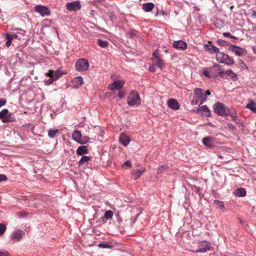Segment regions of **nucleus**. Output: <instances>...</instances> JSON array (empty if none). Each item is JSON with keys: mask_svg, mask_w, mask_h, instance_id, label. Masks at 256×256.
Masks as SVG:
<instances>
[{"mask_svg": "<svg viewBox=\"0 0 256 256\" xmlns=\"http://www.w3.org/2000/svg\"><path fill=\"white\" fill-rule=\"evenodd\" d=\"M223 36L226 37L230 38L232 37V36L229 32H226L223 33Z\"/></svg>", "mask_w": 256, "mask_h": 256, "instance_id": "4d7b16f0", "label": "nucleus"}, {"mask_svg": "<svg viewBox=\"0 0 256 256\" xmlns=\"http://www.w3.org/2000/svg\"><path fill=\"white\" fill-rule=\"evenodd\" d=\"M54 80H55L53 78H50L45 80V84L48 86L52 84Z\"/></svg>", "mask_w": 256, "mask_h": 256, "instance_id": "37998d69", "label": "nucleus"}, {"mask_svg": "<svg viewBox=\"0 0 256 256\" xmlns=\"http://www.w3.org/2000/svg\"><path fill=\"white\" fill-rule=\"evenodd\" d=\"M7 180V177L5 174H0V182Z\"/></svg>", "mask_w": 256, "mask_h": 256, "instance_id": "de8ad7c7", "label": "nucleus"}, {"mask_svg": "<svg viewBox=\"0 0 256 256\" xmlns=\"http://www.w3.org/2000/svg\"><path fill=\"white\" fill-rule=\"evenodd\" d=\"M8 253L7 251H0V256H8Z\"/></svg>", "mask_w": 256, "mask_h": 256, "instance_id": "864d4df0", "label": "nucleus"}, {"mask_svg": "<svg viewBox=\"0 0 256 256\" xmlns=\"http://www.w3.org/2000/svg\"><path fill=\"white\" fill-rule=\"evenodd\" d=\"M92 158L86 156H82L78 162V166H81L83 165H87L88 162Z\"/></svg>", "mask_w": 256, "mask_h": 256, "instance_id": "412c9836", "label": "nucleus"}, {"mask_svg": "<svg viewBox=\"0 0 256 256\" xmlns=\"http://www.w3.org/2000/svg\"><path fill=\"white\" fill-rule=\"evenodd\" d=\"M202 142L208 148H213L217 144V140L214 137L208 136L203 138Z\"/></svg>", "mask_w": 256, "mask_h": 256, "instance_id": "6e6552de", "label": "nucleus"}, {"mask_svg": "<svg viewBox=\"0 0 256 256\" xmlns=\"http://www.w3.org/2000/svg\"><path fill=\"white\" fill-rule=\"evenodd\" d=\"M226 74L230 76L234 80H237L238 76L232 70H228L226 72Z\"/></svg>", "mask_w": 256, "mask_h": 256, "instance_id": "7c9ffc66", "label": "nucleus"}, {"mask_svg": "<svg viewBox=\"0 0 256 256\" xmlns=\"http://www.w3.org/2000/svg\"><path fill=\"white\" fill-rule=\"evenodd\" d=\"M216 42L218 45L222 46H228L229 45V42L222 40H218Z\"/></svg>", "mask_w": 256, "mask_h": 256, "instance_id": "4c0bfd02", "label": "nucleus"}, {"mask_svg": "<svg viewBox=\"0 0 256 256\" xmlns=\"http://www.w3.org/2000/svg\"><path fill=\"white\" fill-rule=\"evenodd\" d=\"M194 98H195L194 97L193 100L191 102L192 104L194 105V104H198L200 102L198 101V100L197 99H196V100H195Z\"/></svg>", "mask_w": 256, "mask_h": 256, "instance_id": "6e6d98bb", "label": "nucleus"}, {"mask_svg": "<svg viewBox=\"0 0 256 256\" xmlns=\"http://www.w3.org/2000/svg\"><path fill=\"white\" fill-rule=\"evenodd\" d=\"M246 108H249L252 112L256 114V106L254 101H252L250 103L246 105Z\"/></svg>", "mask_w": 256, "mask_h": 256, "instance_id": "473e14b6", "label": "nucleus"}, {"mask_svg": "<svg viewBox=\"0 0 256 256\" xmlns=\"http://www.w3.org/2000/svg\"><path fill=\"white\" fill-rule=\"evenodd\" d=\"M127 104L130 106H139L141 103L140 96L137 91L132 90L126 98Z\"/></svg>", "mask_w": 256, "mask_h": 256, "instance_id": "f257e3e1", "label": "nucleus"}, {"mask_svg": "<svg viewBox=\"0 0 256 256\" xmlns=\"http://www.w3.org/2000/svg\"><path fill=\"white\" fill-rule=\"evenodd\" d=\"M219 22L222 23V22L220 20H218V22L216 23L218 25H219Z\"/></svg>", "mask_w": 256, "mask_h": 256, "instance_id": "338daca9", "label": "nucleus"}, {"mask_svg": "<svg viewBox=\"0 0 256 256\" xmlns=\"http://www.w3.org/2000/svg\"><path fill=\"white\" fill-rule=\"evenodd\" d=\"M76 70L78 72H85L88 69L89 63L86 58L78 59L75 64Z\"/></svg>", "mask_w": 256, "mask_h": 256, "instance_id": "423d86ee", "label": "nucleus"}, {"mask_svg": "<svg viewBox=\"0 0 256 256\" xmlns=\"http://www.w3.org/2000/svg\"><path fill=\"white\" fill-rule=\"evenodd\" d=\"M58 129H49L48 130V136L49 138H54L56 134L58 132Z\"/></svg>", "mask_w": 256, "mask_h": 256, "instance_id": "c756f323", "label": "nucleus"}, {"mask_svg": "<svg viewBox=\"0 0 256 256\" xmlns=\"http://www.w3.org/2000/svg\"><path fill=\"white\" fill-rule=\"evenodd\" d=\"M6 103V100L5 98H0V108L4 106Z\"/></svg>", "mask_w": 256, "mask_h": 256, "instance_id": "8fccbe9b", "label": "nucleus"}, {"mask_svg": "<svg viewBox=\"0 0 256 256\" xmlns=\"http://www.w3.org/2000/svg\"><path fill=\"white\" fill-rule=\"evenodd\" d=\"M172 46L174 48L182 50H185L188 48L186 42L182 40L174 41L172 43Z\"/></svg>", "mask_w": 256, "mask_h": 256, "instance_id": "ddd939ff", "label": "nucleus"}, {"mask_svg": "<svg viewBox=\"0 0 256 256\" xmlns=\"http://www.w3.org/2000/svg\"><path fill=\"white\" fill-rule=\"evenodd\" d=\"M168 106L169 108L174 110H178L180 108L178 101L174 98H170L168 100Z\"/></svg>", "mask_w": 256, "mask_h": 256, "instance_id": "dca6fc26", "label": "nucleus"}, {"mask_svg": "<svg viewBox=\"0 0 256 256\" xmlns=\"http://www.w3.org/2000/svg\"><path fill=\"white\" fill-rule=\"evenodd\" d=\"M213 110L214 112L218 116H227V113L228 112L230 108L224 104L217 102L214 104Z\"/></svg>", "mask_w": 256, "mask_h": 256, "instance_id": "7ed1b4c3", "label": "nucleus"}, {"mask_svg": "<svg viewBox=\"0 0 256 256\" xmlns=\"http://www.w3.org/2000/svg\"><path fill=\"white\" fill-rule=\"evenodd\" d=\"M215 26L216 27H219L218 25H217V24H215Z\"/></svg>", "mask_w": 256, "mask_h": 256, "instance_id": "774afa93", "label": "nucleus"}, {"mask_svg": "<svg viewBox=\"0 0 256 256\" xmlns=\"http://www.w3.org/2000/svg\"><path fill=\"white\" fill-rule=\"evenodd\" d=\"M224 73V72H222V71H220L219 73H218V76H222V74Z\"/></svg>", "mask_w": 256, "mask_h": 256, "instance_id": "680f3d73", "label": "nucleus"}, {"mask_svg": "<svg viewBox=\"0 0 256 256\" xmlns=\"http://www.w3.org/2000/svg\"><path fill=\"white\" fill-rule=\"evenodd\" d=\"M144 170H136L132 173V178L134 180H136L142 174Z\"/></svg>", "mask_w": 256, "mask_h": 256, "instance_id": "cd10ccee", "label": "nucleus"}, {"mask_svg": "<svg viewBox=\"0 0 256 256\" xmlns=\"http://www.w3.org/2000/svg\"><path fill=\"white\" fill-rule=\"evenodd\" d=\"M166 14V12H164L162 10H158L156 12L155 16H165Z\"/></svg>", "mask_w": 256, "mask_h": 256, "instance_id": "79ce46f5", "label": "nucleus"}, {"mask_svg": "<svg viewBox=\"0 0 256 256\" xmlns=\"http://www.w3.org/2000/svg\"><path fill=\"white\" fill-rule=\"evenodd\" d=\"M34 10L36 12L39 13L42 16H48L50 14L49 8L44 6H36Z\"/></svg>", "mask_w": 256, "mask_h": 256, "instance_id": "9d476101", "label": "nucleus"}, {"mask_svg": "<svg viewBox=\"0 0 256 256\" xmlns=\"http://www.w3.org/2000/svg\"><path fill=\"white\" fill-rule=\"evenodd\" d=\"M119 140L120 142L124 146H127L130 141L127 136L123 134L120 135L119 138Z\"/></svg>", "mask_w": 256, "mask_h": 256, "instance_id": "b1692460", "label": "nucleus"}, {"mask_svg": "<svg viewBox=\"0 0 256 256\" xmlns=\"http://www.w3.org/2000/svg\"><path fill=\"white\" fill-rule=\"evenodd\" d=\"M196 112L206 117H210L211 116L210 110L206 105L200 106L197 108Z\"/></svg>", "mask_w": 256, "mask_h": 256, "instance_id": "f8f14e48", "label": "nucleus"}, {"mask_svg": "<svg viewBox=\"0 0 256 256\" xmlns=\"http://www.w3.org/2000/svg\"><path fill=\"white\" fill-rule=\"evenodd\" d=\"M204 47L206 50L210 53H216L217 54L220 52L218 48L212 44H205Z\"/></svg>", "mask_w": 256, "mask_h": 256, "instance_id": "6ab92c4d", "label": "nucleus"}, {"mask_svg": "<svg viewBox=\"0 0 256 256\" xmlns=\"http://www.w3.org/2000/svg\"><path fill=\"white\" fill-rule=\"evenodd\" d=\"M230 38H234V39H236V38H236V36H232V37H230Z\"/></svg>", "mask_w": 256, "mask_h": 256, "instance_id": "0e129e2a", "label": "nucleus"}, {"mask_svg": "<svg viewBox=\"0 0 256 256\" xmlns=\"http://www.w3.org/2000/svg\"><path fill=\"white\" fill-rule=\"evenodd\" d=\"M0 120L3 123H6L16 121V118L7 108H4L0 112Z\"/></svg>", "mask_w": 256, "mask_h": 256, "instance_id": "39448f33", "label": "nucleus"}, {"mask_svg": "<svg viewBox=\"0 0 256 256\" xmlns=\"http://www.w3.org/2000/svg\"><path fill=\"white\" fill-rule=\"evenodd\" d=\"M154 7V4L152 2L144 3L142 6V10L146 12H151Z\"/></svg>", "mask_w": 256, "mask_h": 256, "instance_id": "a211bd4d", "label": "nucleus"}, {"mask_svg": "<svg viewBox=\"0 0 256 256\" xmlns=\"http://www.w3.org/2000/svg\"><path fill=\"white\" fill-rule=\"evenodd\" d=\"M113 215V212L112 210H106L105 212L104 216L100 218V220H102V221H103L104 218L106 220L111 219L112 218Z\"/></svg>", "mask_w": 256, "mask_h": 256, "instance_id": "bb28decb", "label": "nucleus"}, {"mask_svg": "<svg viewBox=\"0 0 256 256\" xmlns=\"http://www.w3.org/2000/svg\"><path fill=\"white\" fill-rule=\"evenodd\" d=\"M62 73L61 72L60 70H57L56 71L53 70V78L55 80L58 79L62 75Z\"/></svg>", "mask_w": 256, "mask_h": 256, "instance_id": "72a5a7b5", "label": "nucleus"}, {"mask_svg": "<svg viewBox=\"0 0 256 256\" xmlns=\"http://www.w3.org/2000/svg\"><path fill=\"white\" fill-rule=\"evenodd\" d=\"M6 230V226L3 224H0V235L2 234Z\"/></svg>", "mask_w": 256, "mask_h": 256, "instance_id": "a19ab883", "label": "nucleus"}, {"mask_svg": "<svg viewBox=\"0 0 256 256\" xmlns=\"http://www.w3.org/2000/svg\"><path fill=\"white\" fill-rule=\"evenodd\" d=\"M194 98L200 102V104H202L204 102L208 96L210 94V92L208 90H204L200 88H196L194 90Z\"/></svg>", "mask_w": 256, "mask_h": 256, "instance_id": "f03ea898", "label": "nucleus"}, {"mask_svg": "<svg viewBox=\"0 0 256 256\" xmlns=\"http://www.w3.org/2000/svg\"><path fill=\"white\" fill-rule=\"evenodd\" d=\"M230 116L231 117L232 120L236 122L238 120V116H237L236 112L234 109L229 110L228 112L227 113V116Z\"/></svg>", "mask_w": 256, "mask_h": 256, "instance_id": "4be33fe9", "label": "nucleus"}, {"mask_svg": "<svg viewBox=\"0 0 256 256\" xmlns=\"http://www.w3.org/2000/svg\"><path fill=\"white\" fill-rule=\"evenodd\" d=\"M216 59L218 62L228 66L234 64V60L232 58L222 52H219L216 54Z\"/></svg>", "mask_w": 256, "mask_h": 256, "instance_id": "20e7f679", "label": "nucleus"}, {"mask_svg": "<svg viewBox=\"0 0 256 256\" xmlns=\"http://www.w3.org/2000/svg\"><path fill=\"white\" fill-rule=\"evenodd\" d=\"M240 222L241 224H242L244 222V221L241 219H240Z\"/></svg>", "mask_w": 256, "mask_h": 256, "instance_id": "69168bd1", "label": "nucleus"}, {"mask_svg": "<svg viewBox=\"0 0 256 256\" xmlns=\"http://www.w3.org/2000/svg\"><path fill=\"white\" fill-rule=\"evenodd\" d=\"M24 234V232L18 229L15 230L11 236V239L14 242H18L22 238V236Z\"/></svg>", "mask_w": 256, "mask_h": 256, "instance_id": "4468645a", "label": "nucleus"}, {"mask_svg": "<svg viewBox=\"0 0 256 256\" xmlns=\"http://www.w3.org/2000/svg\"><path fill=\"white\" fill-rule=\"evenodd\" d=\"M81 132L78 130H75L72 134V139L78 143H79L80 140L81 138Z\"/></svg>", "mask_w": 256, "mask_h": 256, "instance_id": "5701e85b", "label": "nucleus"}, {"mask_svg": "<svg viewBox=\"0 0 256 256\" xmlns=\"http://www.w3.org/2000/svg\"><path fill=\"white\" fill-rule=\"evenodd\" d=\"M72 82L73 88H78L84 83L83 78L81 76H78L73 80Z\"/></svg>", "mask_w": 256, "mask_h": 256, "instance_id": "f3484780", "label": "nucleus"}, {"mask_svg": "<svg viewBox=\"0 0 256 256\" xmlns=\"http://www.w3.org/2000/svg\"><path fill=\"white\" fill-rule=\"evenodd\" d=\"M131 166H132V164L130 162L128 161V160L126 161L122 164V167L124 168H130Z\"/></svg>", "mask_w": 256, "mask_h": 256, "instance_id": "c03bdc74", "label": "nucleus"}, {"mask_svg": "<svg viewBox=\"0 0 256 256\" xmlns=\"http://www.w3.org/2000/svg\"><path fill=\"white\" fill-rule=\"evenodd\" d=\"M198 249L196 250H192L195 253L206 252L210 250L212 247L211 243L206 240L199 242L198 245Z\"/></svg>", "mask_w": 256, "mask_h": 256, "instance_id": "0eeeda50", "label": "nucleus"}, {"mask_svg": "<svg viewBox=\"0 0 256 256\" xmlns=\"http://www.w3.org/2000/svg\"><path fill=\"white\" fill-rule=\"evenodd\" d=\"M153 63L157 66L158 68H159L160 70H162L165 67L164 60L160 58H158L156 60H152Z\"/></svg>", "mask_w": 256, "mask_h": 256, "instance_id": "393cba45", "label": "nucleus"}, {"mask_svg": "<svg viewBox=\"0 0 256 256\" xmlns=\"http://www.w3.org/2000/svg\"><path fill=\"white\" fill-rule=\"evenodd\" d=\"M228 127L229 129H230L232 130H234L236 129V128L235 127V126L231 124H228Z\"/></svg>", "mask_w": 256, "mask_h": 256, "instance_id": "3c124183", "label": "nucleus"}, {"mask_svg": "<svg viewBox=\"0 0 256 256\" xmlns=\"http://www.w3.org/2000/svg\"><path fill=\"white\" fill-rule=\"evenodd\" d=\"M156 66L153 63L149 67V68H148L150 72H156Z\"/></svg>", "mask_w": 256, "mask_h": 256, "instance_id": "49530a36", "label": "nucleus"}, {"mask_svg": "<svg viewBox=\"0 0 256 256\" xmlns=\"http://www.w3.org/2000/svg\"><path fill=\"white\" fill-rule=\"evenodd\" d=\"M88 140H89V138L88 136H85L82 137V136L80 140L79 144H86L88 142Z\"/></svg>", "mask_w": 256, "mask_h": 256, "instance_id": "e433bc0d", "label": "nucleus"}, {"mask_svg": "<svg viewBox=\"0 0 256 256\" xmlns=\"http://www.w3.org/2000/svg\"><path fill=\"white\" fill-rule=\"evenodd\" d=\"M98 246L103 248H112V245L106 243H100L98 244Z\"/></svg>", "mask_w": 256, "mask_h": 256, "instance_id": "c9c22d12", "label": "nucleus"}, {"mask_svg": "<svg viewBox=\"0 0 256 256\" xmlns=\"http://www.w3.org/2000/svg\"><path fill=\"white\" fill-rule=\"evenodd\" d=\"M125 82L122 80H115L110 84L108 88L112 90H119L124 86Z\"/></svg>", "mask_w": 256, "mask_h": 256, "instance_id": "9b49d317", "label": "nucleus"}, {"mask_svg": "<svg viewBox=\"0 0 256 256\" xmlns=\"http://www.w3.org/2000/svg\"><path fill=\"white\" fill-rule=\"evenodd\" d=\"M168 166L166 165H162L160 166L158 170V174H160L162 173L164 170L167 169Z\"/></svg>", "mask_w": 256, "mask_h": 256, "instance_id": "ea45409f", "label": "nucleus"}, {"mask_svg": "<svg viewBox=\"0 0 256 256\" xmlns=\"http://www.w3.org/2000/svg\"><path fill=\"white\" fill-rule=\"evenodd\" d=\"M88 153V147L84 146H80L76 150V154L78 156H82Z\"/></svg>", "mask_w": 256, "mask_h": 256, "instance_id": "aec40b11", "label": "nucleus"}, {"mask_svg": "<svg viewBox=\"0 0 256 256\" xmlns=\"http://www.w3.org/2000/svg\"><path fill=\"white\" fill-rule=\"evenodd\" d=\"M238 60H239L240 64H244V62H243V60H242L239 59Z\"/></svg>", "mask_w": 256, "mask_h": 256, "instance_id": "e2e57ef3", "label": "nucleus"}, {"mask_svg": "<svg viewBox=\"0 0 256 256\" xmlns=\"http://www.w3.org/2000/svg\"><path fill=\"white\" fill-rule=\"evenodd\" d=\"M124 96V92L123 90H118V96L120 98H122Z\"/></svg>", "mask_w": 256, "mask_h": 256, "instance_id": "09e8293b", "label": "nucleus"}, {"mask_svg": "<svg viewBox=\"0 0 256 256\" xmlns=\"http://www.w3.org/2000/svg\"><path fill=\"white\" fill-rule=\"evenodd\" d=\"M10 36H11L12 40H13L14 38H17L18 36L16 34H10Z\"/></svg>", "mask_w": 256, "mask_h": 256, "instance_id": "13d9d810", "label": "nucleus"}, {"mask_svg": "<svg viewBox=\"0 0 256 256\" xmlns=\"http://www.w3.org/2000/svg\"><path fill=\"white\" fill-rule=\"evenodd\" d=\"M160 58V54L158 52L157 50H156V51L153 52V53H152V60H156L158 58Z\"/></svg>", "mask_w": 256, "mask_h": 256, "instance_id": "58836bf2", "label": "nucleus"}, {"mask_svg": "<svg viewBox=\"0 0 256 256\" xmlns=\"http://www.w3.org/2000/svg\"><path fill=\"white\" fill-rule=\"evenodd\" d=\"M97 44L101 48H106L108 46L109 42L107 40H102L101 39L98 40Z\"/></svg>", "mask_w": 256, "mask_h": 256, "instance_id": "c85d7f7f", "label": "nucleus"}, {"mask_svg": "<svg viewBox=\"0 0 256 256\" xmlns=\"http://www.w3.org/2000/svg\"><path fill=\"white\" fill-rule=\"evenodd\" d=\"M214 68H215L218 70H220V71L221 70L220 66L218 64H214Z\"/></svg>", "mask_w": 256, "mask_h": 256, "instance_id": "5fc2aeb1", "label": "nucleus"}, {"mask_svg": "<svg viewBox=\"0 0 256 256\" xmlns=\"http://www.w3.org/2000/svg\"><path fill=\"white\" fill-rule=\"evenodd\" d=\"M5 36H6V38L7 40V41L6 43V46L8 48H9L12 43V38H11V36H10V34H9L8 33H6Z\"/></svg>", "mask_w": 256, "mask_h": 256, "instance_id": "f704fd0d", "label": "nucleus"}, {"mask_svg": "<svg viewBox=\"0 0 256 256\" xmlns=\"http://www.w3.org/2000/svg\"><path fill=\"white\" fill-rule=\"evenodd\" d=\"M229 50L232 52H234L237 56H242L244 52V50L240 46L230 44Z\"/></svg>", "mask_w": 256, "mask_h": 256, "instance_id": "2eb2a0df", "label": "nucleus"}, {"mask_svg": "<svg viewBox=\"0 0 256 256\" xmlns=\"http://www.w3.org/2000/svg\"><path fill=\"white\" fill-rule=\"evenodd\" d=\"M204 74L207 78H211L213 76L208 70H204Z\"/></svg>", "mask_w": 256, "mask_h": 256, "instance_id": "a18cd8bd", "label": "nucleus"}, {"mask_svg": "<svg viewBox=\"0 0 256 256\" xmlns=\"http://www.w3.org/2000/svg\"><path fill=\"white\" fill-rule=\"evenodd\" d=\"M66 9L70 12H76L80 10L82 5L79 0L68 2L66 4Z\"/></svg>", "mask_w": 256, "mask_h": 256, "instance_id": "1a4fd4ad", "label": "nucleus"}, {"mask_svg": "<svg viewBox=\"0 0 256 256\" xmlns=\"http://www.w3.org/2000/svg\"><path fill=\"white\" fill-rule=\"evenodd\" d=\"M214 204L222 210L224 211V210L225 207L223 202L218 200H214Z\"/></svg>", "mask_w": 256, "mask_h": 256, "instance_id": "2f4dec72", "label": "nucleus"}, {"mask_svg": "<svg viewBox=\"0 0 256 256\" xmlns=\"http://www.w3.org/2000/svg\"><path fill=\"white\" fill-rule=\"evenodd\" d=\"M252 50H253L254 54H256V46H254L252 48Z\"/></svg>", "mask_w": 256, "mask_h": 256, "instance_id": "052dcab7", "label": "nucleus"}, {"mask_svg": "<svg viewBox=\"0 0 256 256\" xmlns=\"http://www.w3.org/2000/svg\"><path fill=\"white\" fill-rule=\"evenodd\" d=\"M246 190L244 188H238L236 190L235 194L239 197L244 196L246 195Z\"/></svg>", "mask_w": 256, "mask_h": 256, "instance_id": "a878e982", "label": "nucleus"}, {"mask_svg": "<svg viewBox=\"0 0 256 256\" xmlns=\"http://www.w3.org/2000/svg\"><path fill=\"white\" fill-rule=\"evenodd\" d=\"M53 70H50L46 74V75L50 78H53Z\"/></svg>", "mask_w": 256, "mask_h": 256, "instance_id": "603ef678", "label": "nucleus"}, {"mask_svg": "<svg viewBox=\"0 0 256 256\" xmlns=\"http://www.w3.org/2000/svg\"><path fill=\"white\" fill-rule=\"evenodd\" d=\"M252 16L253 18H256V10H252Z\"/></svg>", "mask_w": 256, "mask_h": 256, "instance_id": "bf43d9fd", "label": "nucleus"}]
</instances>
